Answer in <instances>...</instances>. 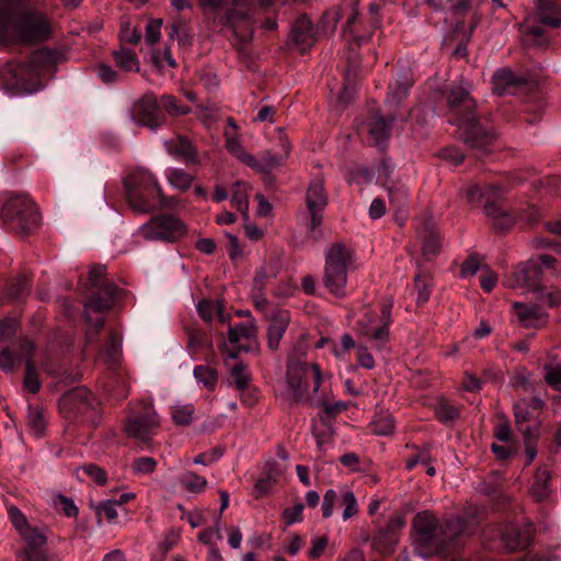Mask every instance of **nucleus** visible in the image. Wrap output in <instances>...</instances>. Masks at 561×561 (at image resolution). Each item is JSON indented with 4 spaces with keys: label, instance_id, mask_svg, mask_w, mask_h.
<instances>
[{
    "label": "nucleus",
    "instance_id": "nucleus-1",
    "mask_svg": "<svg viewBox=\"0 0 561 561\" xmlns=\"http://www.w3.org/2000/svg\"><path fill=\"white\" fill-rule=\"evenodd\" d=\"M482 515L483 508L477 505H468L462 515L451 518H438L431 511L419 512L412 523L415 553L426 559L462 545L478 531Z\"/></svg>",
    "mask_w": 561,
    "mask_h": 561
},
{
    "label": "nucleus",
    "instance_id": "nucleus-2",
    "mask_svg": "<svg viewBox=\"0 0 561 561\" xmlns=\"http://www.w3.org/2000/svg\"><path fill=\"white\" fill-rule=\"evenodd\" d=\"M450 124L461 130V137L477 158H483L491 152V144L496 134L493 128L484 127L474 115L476 102L470 95V84L459 80L451 84L447 94Z\"/></svg>",
    "mask_w": 561,
    "mask_h": 561
},
{
    "label": "nucleus",
    "instance_id": "nucleus-3",
    "mask_svg": "<svg viewBox=\"0 0 561 561\" xmlns=\"http://www.w3.org/2000/svg\"><path fill=\"white\" fill-rule=\"evenodd\" d=\"M51 33L48 19L38 10L24 8L18 0H0V44L34 45Z\"/></svg>",
    "mask_w": 561,
    "mask_h": 561
},
{
    "label": "nucleus",
    "instance_id": "nucleus-4",
    "mask_svg": "<svg viewBox=\"0 0 561 561\" xmlns=\"http://www.w3.org/2000/svg\"><path fill=\"white\" fill-rule=\"evenodd\" d=\"M207 14H213L219 24L228 27L233 41L243 49L254 33V0H198Z\"/></svg>",
    "mask_w": 561,
    "mask_h": 561
},
{
    "label": "nucleus",
    "instance_id": "nucleus-5",
    "mask_svg": "<svg viewBox=\"0 0 561 561\" xmlns=\"http://www.w3.org/2000/svg\"><path fill=\"white\" fill-rule=\"evenodd\" d=\"M534 540L531 524L519 525L512 522L486 525L481 533V541L485 549L506 553L527 550Z\"/></svg>",
    "mask_w": 561,
    "mask_h": 561
},
{
    "label": "nucleus",
    "instance_id": "nucleus-6",
    "mask_svg": "<svg viewBox=\"0 0 561 561\" xmlns=\"http://www.w3.org/2000/svg\"><path fill=\"white\" fill-rule=\"evenodd\" d=\"M127 203L135 213L147 214L157 205L167 206L162 188L156 176L147 170H138L124 181Z\"/></svg>",
    "mask_w": 561,
    "mask_h": 561
},
{
    "label": "nucleus",
    "instance_id": "nucleus-7",
    "mask_svg": "<svg viewBox=\"0 0 561 561\" xmlns=\"http://www.w3.org/2000/svg\"><path fill=\"white\" fill-rule=\"evenodd\" d=\"M322 380L319 365L307 363L289 356L287 360L286 387L283 396L290 403H301L311 400L309 383L312 381V393H317Z\"/></svg>",
    "mask_w": 561,
    "mask_h": 561
},
{
    "label": "nucleus",
    "instance_id": "nucleus-8",
    "mask_svg": "<svg viewBox=\"0 0 561 561\" xmlns=\"http://www.w3.org/2000/svg\"><path fill=\"white\" fill-rule=\"evenodd\" d=\"M355 263V253L344 243L335 242L324 252L323 285L335 297L346 295L348 272Z\"/></svg>",
    "mask_w": 561,
    "mask_h": 561
},
{
    "label": "nucleus",
    "instance_id": "nucleus-9",
    "mask_svg": "<svg viewBox=\"0 0 561 561\" xmlns=\"http://www.w3.org/2000/svg\"><path fill=\"white\" fill-rule=\"evenodd\" d=\"M7 514L13 527L24 541L19 552L20 561H48L47 537L44 528L30 524L24 513L15 505L7 506Z\"/></svg>",
    "mask_w": 561,
    "mask_h": 561
},
{
    "label": "nucleus",
    "instance_id": "nucleus-10",
    "mask_svg": "<svg viewBox=\"0 0 561 561\" xmlns=\"http://www.w3.org/2000/svg\"><path fill=\"white\" fill-rule=\"evenodd\" d=\"M461 193L472 206H482L484 214L493 220L497 229L504 230L513 225L514 217L500 205L502 198L500 186L486 185L482 187L473 183L463 187Z\"/></svg>",
    "mask_w": 561,
    "mask_h": 561
},
{
    "label": "nucleus",
    "instance_id": "nucleus-11",
    "mask_svg": "<svg viewBox=\"0 0 561 561\" xmlns=\"http://www.w3.org/2000/svg\"><path fill=\"white\" fill-rule=\"evenodd\" d=\"M105 274L106 267L103 265L93 266L89 272V282L98 291L85 301L84 318L91 327L95 328L96 332L103 328L104 319L102 317L92 319L90 311L102 312L111 309L118 294L117 286L105 279Z\"/></svg>",
    "mask_w": 561,
    "mask_h": 561
},
{
    "label": "nucleus",
    "instance_id": "nucleus-12",
    "mask_svg": "<svg viewBox=\"0 0 561 561\" xmlns=\"http://www.w3.org/2000/svg\"><path fill=\"white\" fill-rule=\"evenodd\" d=\"M2 221L22 234H28L39 224L34 202L25 193L9 194L2 201Z\"/></svg>",
    "mask_w": 561,
    "mask_h": 561
},
{
    "label": "nucleus",
    "instance_id": "nucleus-13",
    "mask_svg": "<svg viewBox=\"0 0 561 561\" xmlns=\"http://www.w3.org/2000/svg\"><path fill=\"white\" fill-rule=\"evenodd\" d=\"M59 53L48 48H42L34 51L27 62L9 65L7 73L10 76V85L12 89L22 93H33L37 88H31L26 77L33 73L39 75L49 71L59 60Z\"/></svg>",
    "mask_w": 561,
    "mask_h": 561
},
{
    "label": "nucleus",
    "instance_id": "nucleus-14",
    "mask_svg": "<svg viewBox=\"0 0 561 561\" xmlns=\"http://www.w3.org/2000/svg\"><path fill=\"white\" fill-rule=\"evenodd\" d=\"M543 268L550 270L553 274L561 271V266L553 256L541 254L538 257L518 264L512 272V275L505 279V285L512 288H526L531 291H538Z\"/></svg>",
    "mask_w": 561,
    "mask_h": 561
},
{
    "label": "nucleus",
    "instance_id": "nucleus-15",
    "mask_svg": "<svg viewBox=\"0 0 561 561\" xmlns=\"http://www.w3.org/2000/svg\"><path fill=\"white\" fill-rule=\"evenodd\" d=\"M160 427V417L152 402L139 400L129 404L124 423L125 434L142 442L149 440Z\"/></svg>",
    "mask_w": 561,
    "mask_h": 561
},
{
    "label": "nucleus",
    "instance_id": "nucleus-16",
    "mask_svg": "<svg viewBox=\"0 0 561 561\" xmlns=\"http://www.w3.org/2000/svg\"><path fill=\"white\" fill-rule=\"evenodd\" d=\"M391 323V305L382 304L379 310H365L357 321V330L378 348L389 340Z\"/></svg>",
    "mask_w": 561,
    "mask_h": 561
},
{
    "label": "nucleus",
    "instance_id": "nucleus-17",
    "mask_svg": "<svg viewBox=\"0 0 561 561\" xmlns=\"http://www.w3.org/2000/svg\"><path fill=\"white\" fill-rule=\"evenodd\" d=\"M184 224L171 216L161 215L152 218L140 227V233L146 240L174 242L185 234Z\"/></svg>",
    "mask_w": 561,
    "mask_h": 561
},
{
    "label": "nucleus",
    "instance_id": "nucleus-18",
    "mask_svg": "<svg viewBox=\"0 0 561 561\" xmlns=\"http://www.w3.org/2000/svg\"><path fill=\"white\" fill-rule=\"evenodd\" d=\"M129 118L138 126L148 127L152 131L162 125L160 105L152 94H145L135 101L129 110Z\"/></svg>",
    "mask_w": 561,
    "mask_h": 561
},
{
    "label": "nucleus",
    "instance_id": "nucleus-19",
    "mask_svg": "<svg viewBox=\"0 0 561 561\" xmlns=\"http://www.w3.org/2000/svg\"><path fill=\"white\" fill-rule=\"evenodd\" d=\"M405 526V519L400 515L391 516L383 527L374 535L371 547L382 556L392 554L400 540L401 531Z\"/></svg>",
    "mask_w": 561,
    "mask_h": 561
},
{
    "label": "nucleus",
    "instance_id": "nucleus-20",
    "mask_svg": "<svg viewBox=\"0 0 561 561\" xmlns=\"http://www.w3.org/2000/svg\"><path fill=\"white\" fill-rule=\"evenodd\" d=\"M336 503H340L344 506L342 514V518L344 520L354 517L358 513L355 494L348 488L343 486L339 493L333 489H330L324 493L321 504L323 518H329L332 516Z\"/></svg>",
    "mask_w": 561,
    "mask_h": 561
},
{
    "label": "nucleus",
    "instance_id": "nucleus-21",
    "mask_svg": "<svg viewBox=\"0 0 561 561\" xmlns=\"http://www.w3.org/2000/svg\"><path fill=\"white\" fill-rule=\"evenodd\" d=\"M380 7L377 3H370L368 7L369 20L367 22L368 27H364L363 21L359 19L357 12L351 9V13L347 16L346 24L344 26V34H348L358 45L368 39L373 31L377 30L380 25L378 18Z\"/></svg>",
    "mask_w": 561,
    "mask_h": 561
},
{
    "label": "nucleus",
    "instance_id": "nucleus-22",
    "mask_svg": "<svg viewBox=\"0 0 561 561\" xmlns=\"http://www.w3.org/2000/svg\"><path fill=\"white\" fill-rule=\"evenodd\" d=\"M306 204L310 215L308 228L311 232H314L322 224V214L328 204V197L321 180L316 179L309 184Z\"/></svg>",
    "mask_w": 561,
    "mask_h": 561
},
{
    "label": "nucleus",
    "instance_id": "nucleus-23",
    "mask_svg": "<svg viewBox=\"0 0 561 561\" xmlns=\"http://www.w3.org/2000/svg\"><path fill=\"white\" fill-rule=\"evenodd\" d=\"M290 322L289 312L285 309L275 310L270 318L267 328V346L271 351H276L279 347L280 340Z\"/></svg>",
    "mask_w": 561,
    "mask_h": 561
},
{
    "label": "nucleus",
    "instance_id": "nucleus-24",
    "mask_svg": "<svg viewBox=\"0 0 561 561\" xmlns=\"http://www.w3.org/2000/svg\"><path fill=\"white\" fill-rule=\"evenodd\" d=\"M163 145L169 154L174 159L186 164L198 162L195 147L185 137L176 136L164 140Z\"/></svg>",
    "mask_w": 561,
    "mask_h": 561
},
{
    "label": "nucleus",
    "instance_id": "nucleus-25",
    "mask_svg": "<svg viewBox=\"0 0 561 561\" xmlns=\"http://www.w3.org/2000/svg\"><path fill=\"white\" fill-rule=\"evenodd\" d=\"M513 308L519 322L525 328L537 329L543 327L547 322V314L538 306L514 302Z\"/></svg>",
    "mask_w": 561,
    "mask_h": 561
},
{
    "label": "nucleus",
    "instance_id": "nucleus-26",
    "mask_svg": "<svg viewBox=\"0 0 561 561\" xmlns=\"http://www.w3.org/2000/svg\"><path fill=\"white\" fill-rule=\"evenodd\" d=\"M21 356L25 360V377L24 386L32 392L36 393L41 389V380L32 362V356L35 350L34 343L31 340H23L20 343Z\"/></svg>",
    "mask_w": 561,
    "mask_h": 561
},
{
    "label": "nucleus",
    "instance_id": "nucleus-27",
    "mask_svg": "<svg viewBox=\"0 0 561 561\" xmlns=\"http://www.w3.org/2000/svg\"><path fill=\"white\" fill-rule=\"evenodd\" d=\"M62 404H72L78 412H85L87 410L96 411L100 401L87 388H75L65 394L61 399Z\"/></svg>",
    "mask_w": 561,
    "mask_h": 561
},
{
    "label": "nucleus",
    "instance_id": "nucleus-28",
    "mask_svg": "<svg viewBox=\"0 0 561 561\" xmlns=\"http://www.w3.org/2000/svg\"><path fill=\"white\" fill-rule=\"evenodd\" d=\"M291 39L304 51L316 42V31L307 15L299 16L291 28Z\"/></svg>",
    "mask_w": 561,
    "mask_h": 561
},
{
    "label": "nucleus",
    "instance_id": "nucleus-29",
    "mask_svg": "<svg viewBox=\"0 0 561 561\" xmlns=\"http://www.w3.org/2000/svg\"><path fill=\"white\" fill-rule=\"evenodd\" d=\"M523 77L516 76L512 70L503 68L492 77L493 91L499 95L513 94L515 89L525 84Z\"/></svg>",
    "mask_w": 561,
    "mask_h": 561
},
{
    "label": "nucleus",
    "instance_id": "nucleus-30",
    "mask_svg": "<svg viewBox=\"0 0 561 561\" xmlns=\"http://www.w3.org/2000/svg\"><path fill=\"white\" fill-rule=\"evenodd\" d=\"M423 254L427 257L436 255L442 248V238L438 229L432 222H426L419 231Z\"/></svg>",
    "mask_w": 561,
    "mask_h": 561
},
{
    "label": "nucleus",
    "instance_id": "nucleus-31",
    "mask_svg": "<svg viewBox=\"0 0 561 561\" xmlns=\"http://www.w3.org/2000/svg\"><path fill=\"white\" fill-rule=\"evenodd\" d=\"M251 185L244 181H236L230 190V203L238 211L241 213L244 221H249V195Z\"/></svg>",
    "mask_w": 561,
    "mask_h": 561
},
{
    "label": "nucleus",
    "instance_id": "nucleus-32",
    "mask_svg": "<svg viewBox=\"0 0 561 561\" xmlns=\"http://www.w3.org/2000/svg\"><path fill=\"white\" fill-rule=\"evenodd\" d=\"M537 20L540 24L558 27L561 25V7L550 0H537Z\"/></svg>",
    "mask_w": 561,
    "mask_h": 561
},
{
    "label": "nucleus",
    "instance_id": "nucleus-33",
    "mask_svg": "<svg viewBox=\"0 0 561 561\" xmlns=\"http://www.w3.org/2000/svg\"><path fill=\"white\" fill-rule=\"evenodd\" d=\"M257 325L253 320L247 323L230 325L228 329V341L231 344H237L242 340H247L257 346ZM256 350H259V347H256Z\"/></svg>",
    "mask_w": 561,
    "mask_h": 561
},
{
    "label": "nucleus",
    "instance_id": "nucleus-34",
    "mask_svg": "<svg viewBox=\"0 0 561 561\" xmlns=\"http://www.w3.org/2000/svg\"><path fill=\"white\" fill-rule=\"evenodd\" d=\"M280 477V470L276 461H270L265 465L262 477L259 478L254 485L256 497L267 494L276 484Z\"/></svg>",
    "mask_w": 561,
    "mask_h": 561
},
{
    "label": "nucleus",
    "instance_id": "nucleus-35",
    "mask_svg": "<svg viewBox=\"0 0 561 561\" xmlns=\"http://www.w3.org/2000/svg\"><path fill=\"white\" fill-rule=\"evenodd\" d=\"M551 473L546 466H541L537 469L535 474L534 483L531 485V495L536 501L542 502L547 500L551 493Z\"/></svg>",
    "mask_w": 561,
    "mask_h": 561
},
{
    "label": "nucleus",
    "instance_id": "nucleus-36",
    "mask_svg": "<svg viewBox=\"0 0 561 561\" xmlns=\"http://www.w3.org/2000/svg\"><path fill=\"white\" fill-rule=\"evenodd\" d=\"M393 124V117L387 122L381 115L376 114L370 123L368 133L374 144L378 147H383L389 138L390 128Z\"/></svg>",
    "mask_w": 561,
    "mask_h": 561
},
{
    "label": "nucleus",
    "instance_id": "nucleus-37",
    "mask_svg": "<svg viewBox=\"0 0 561 561\" xmlns=\"http://www.w3.org/2000/svg\"><path fill=\"white\" fill-rule=\"evenodd\" d=\"M390 208L397 214H401L409 203V190L401 183L387 185Z\"/></svg>",
    "mask_w": 561,
    "mask_h": 561
},
{
    "label": "nucleus",
    "instance_id": "nucleus-38",
    "mask_svg": "<svg viewBox=\"0 0 561 561\" xmlns=\"http://www.w3.org/2000/svg\"><path fill=\"white\" fill-rule=\"evenodd\" d=\"M284 156L265 151L260 158L254 157V163H249L248 167L254 171L263 174H268L284 163Z\"/></svg>",
    "mask_w": 561,
    "mask_h": 561
},
{
    "label": "nucleus",
    "instance_id": "nucleus-39",
    "mask_svg": "<svg viewBox=\"0 0 561 561\" xmlns=\"http://www.w3.org/2000/svg\"><path fill=\"white\" fill-rule=\"evenodd\" d=\"M394 419L388 411L377 412L370 423L371 432L380 436L391 435L394 432Z\"/></svg>",
    "mask_w": 561,
    "mask_h": 561
},
{
    "label": "nucleus",
    "instance_id": "nucleus-40",
    "mask_svg": "<svg viewBox=\"0 0 561 561\" xmlns=\"http://www.w3.org/2000/svg\"><path fill=\"white\" fill-rule=\"evenodd\" d=\"M278 274L277 262H268L263 264L256 272L252 284L255 291H264L267 280L275 278Z\"/></svg>",
    "mask_w": 561,
    "mask_h": 561
},
{
    "label": "nucleus",
    "instance_id": "nucleus-41",
    "mask_svg": "<svg viewBox=\"0 0 561 561\" xmlns=\"http://www.w3.org/2000/svg\"><path fill=\"white\" fill-rule=\"evenodd\" d=\"M122 343L119 336L115 333H111L103 350L100 352V357L104 358L110 366H114L118 363Z\"/></svg>",
    "mask_w": 561,
    "mask_h": 561
},
{
    "label": "nucleus",
    "instance_id": "nucleus-42",
    "mask_svg": "<svg viewBox=\"0 0 561 561\" xmlns=\"http://www.w3.org/2000/svg\"><path fill=\"white\" fill-rule=\"evenodd\" d=\"M115 64L124 71H138L139 60L131 49L122 48L113 53Z\"/></svg>",
    "mask_w": 561,
    "mask_h": 561
},
{
    "label": "nucleus",
    "instance_id": "nucleus-43",
    "mask_svg": "<svg viewBox=\"0 0 561 561\" xmlns=\"http://www.w3.org/2000/svg\"><path fill=\"white\" fill-rule=\"evenodd\" d=\"M180 485L190 493H202L207 486V480L193 471H186L179 478Z\"/></svg>",
    "mask_w": 561,
    "mask_h": 561
},
{
    "label": "nucleus",
    "instance_id": "nucleus-44",
    "mask_svg": "<svg viewBox=\"0 0 561 561\" xmlns=\"http://www.w3.org/2000/svg\"><path fill=\"white\" fill-rule=\"evenodd\" d=\"M411 85L412 82L407 76L390 83L387 101L398 105L408 96Z\"/></svg>",
    "mask_w": 561,
    "mask_h": 561
},
{
    "label": "nucleus",
    "instance_id": "nucleus-45",
    "mask_svg": "<svg viewBox=\"0 0 561 561\" xmlns=\"http://www.w3.org/2000/svg\"><path fill=\"white\" fill-rule=\"evenodd\" d=\"M167 179L169 184L179 191L190 188L194 180L193 175L180 168L168 169Z\"/></svg>",
    "mask_w": 561,
    "mask_h": 561
},
{
    "label": "nucleus",
    "instance_id": "nucleus-46",
    "mask_svg": "<svg viewBox=\"0 0 561 561\" xmlns=\"http://www.w3.org/2000/svg\"><path fill=\"white\" fill-rule=\"evenodd\" d=\"M31 283L27 277L20 276L7 285V294L11 299H22L30 294Z\"/></svg>",
    "mask_w": 561,
    "mask_h": 561
},
{
    "label": "nucleus",
    "instance_id": "nucleus-47",
    "mask_svg": "<svg viewBox=\"0 0 561 561\" xmlns=\"http://www.w3.org/2000/svg\"><path fill=\"white\" fill-rule=\"evenodd\" d=\"M193 375L198 383L203 385L208 390H214L218 375L217 371L208 366L199 365L194 368Z\"/></svg>",
    "mask_w": 561,
    "mask_h": 561
},
{
    "label": "nucleus",
    "instance_id": "nucleus-48",
    "mask_svg": "<svg viewBox=\"0 0 561 561\" xmlns=\"http://www.w3.org/2000/svg\"><path fill=\"white\" fill-rule=\"evenodd\" d=\"M27 427L28 431L35 436L41 437L46 427L43 411L38 408H28L27 411Z\"/></svg>",
    "mask_w": 561,
    "mask_h": 561
},
{
    "label": "nucleus",
    "instance_id": "nucleus-49",
    "mask_svg": "<svg viewBox=\"0 0 561 561\" xmlns=\"http://www.w3.org/2000/svg\"><path fill=\"white\" fill-rule=\"evenodd\" d=\"M24 339H20L16 342V353H13L9 347H3L0 350V369H2L5 373H10L13 370L15 364L24 359V357L21 356V350H20V343Z\"/></svg>",
    "mask_w": 561,
    "mask_h": 561
},
{
    "label": "nucleus",
    "instance_id": "nucleus-50",
    "mask_svg": "<svg viewBox=\"0 0 561 561\" xmlns=\"http://www.w3.org/2000/svg\"><path fill=\"white\" fill-rule=\"evenodd\" d=\"M526 400H522L514 405L516 426L518 431L524 433V436H529V433H534L529 425L524 423L531 419L529 408L526 407Z\"/></svg>",
    "mask_w": 561,
    "mask_h": 561
},
{
    "label": "nucleus",
    "instance_id": "nucleus-51",
    "mask_svg": "<svg viewBox=\"0 0 561 561\" xmlns=\"http://www.w3.org/2000/svg\"><path fill=\"white\" fill-rule=\"evenodd\" d=\"M195 409L193 404H175L172 408V420L178 425H187L194 419Z\"/></svg>",
    "mask_w": 561,
    "mask_h": 561
},
{
    "label": "nucleus",
    "instance_id": "nucleus-52",
    "mask_svg": "<svg viewBox=\"0 0 561 561\" xmlns=\"http://www.w3.org/2000/svg\"><path fill=\"white\" fill-rule=\"evenodd\" d=\"M227 150L233 154L237 159L242 161L244 164L249 165V163H254V156L247 152L242 144L238 138H227L226 140Z\"/></svg>",
    "mask_w": 561,
    "mask_h": 561
},
{
    "label": "nucleus",
    "instance_id": "nucleus-53",
    "mask_svg": "<svg viewBox=\"0 0 561 561\" xmlns=\"http://www.w3.org/2000/svg\"><path fill=\"white\" fill-rule=\"evenodd\" d=\"M161 106L170 115L182 116L191 112V108L186 105L180 104L179 101L169 94L161 96Z\"/></svg>",
    "mask_w": 561,
    "mask_h": 561
},
{
    "label": "nucleus",
    "instance_id": "nucleus-54",
    "mask_svg": "<svg viewBox=\"0 0 561 561\" xmlns=\"http://www.w3.org/2000/svg\"><path fill=\"white\" fill-rule=\"evenodd\" d=\"M221 305L220 300L202 299L196 306L198 316L205 321L210 322Z\"/></svg>",
    "mask_w": 561,
    "mask_h": 561
},
{
    "label": "nucleus",
    "instance_id": "nucleus-55",
    "mask_svg": "<svg viewBox=\"0 0 561 561\" xmlns=\"http://www.w3.org/2000/svg\"><path fill=\"white\" fill-rule=\"evenodd\" d=\"M435 414L443 423L453 422L459 417V411L456 407L449 404L445 400L438 401L435 407Z\"/></svg>",
    "mask_w": 561,
    "mask_h": 561
},
{
    "label": "nucleus",
    "instance_id": "nucleus-56",
    "mask_svg": "<svg viewBox=\"0 0 561 561\" xmlns=\"http://www.w3.org/2000/svg\"><path fill=\"white\" fill-rule=\"evenodd\" d=\"M231 378L238 389H244L248 387L250 381V371L248 366L239 363L231 368Z\"/></svg>",
    "mask_w": 561,
    "mask_h": 561
},
{
    "label": "nucleus",
    "instance_id": "nucleus-57",
    "mask_svg": "<svg viewBox=\"0 0 561 561\" xmlns=\"http://www.w3.org/2000/svg\"><path fill=\"white\" fill-rule=\"evenodd\" d=\"M131 468L135 474L147 476L156 470L157 461L152 457H139L134 460Z\"/></svg>",
    "mask_w": 561,
    "mask_h": 561
},
{
    "label": "nucleus",
    "instance_id": "nucleus-58",
    "mask_svg": "<svg viewBox=\"0 0 561 561\" xmlns=\"http://www.w3.org/2000/svg\"><path fill=\"white\" fill-rule=\"evenodd\" d=\"M323 414L320 415V419L323 423L329 424L330 417H334L336 414L346 410L347 404L344 401H335V402H327L323 401L321 403Z\"/></svg>",
    "mask_w": 561,
    "mask_h": 561
},
{
    "label": "nucleus",
    "instance_id": "nucleus-59",
    "mask_svg": "<svg viewBox=\"0 0 561 561\" xmlns=\"http://www.w3.org/2000/svg\"><path fill=\"white\" fill-rule=\"evenodd\" d=\"M118 502L115 500L103 501L96 506V514L99 517H104L108 522H114L118 516Z\"/></svg>",
    "mask_w": 561,
    "mask_h": 561
},
{
    "label": "nucleus",
    "instance_id": "nucleus-60",
    "mask_svg": "<svg viewBox=\"0 0 561 561\" xmlns=\"http://www.w3.org/2000/svg\"><path fill=\"white\" fill-rule=\"evenodd\" d=\"M222 456H224V448L215 447L210 450L201 453L197 456H195L193 458V463L202 465V466H209L211 463L217 462Z\"/></svg>",
    "mask_w": 561,
    "mask_h": 561
},
{
    "label": "nucleus",
    "instance_id": "nucleus-61",
    "mask_svg": "<svg viewBox=\"0 0 561 561\" xmlns=\"http://www.w3.org/2000/svg\"><path fill=\"white\" fill-rule=\"evenodd\" d=\"M412 448L416 454L407 460L405 467L408 470H412L417 463L428 465L432 462V456L427 447L420 448L419 446L413 445Z\"/></svg>",
    "mask_w": 561,
    "mask_h": 561
},
{
    "label": "nucleus",
    "instance_id": "nucleus-62",
    "mask_svg": "<svg viewBox=\"0 0 561 561\" xmlns=\"http://www.w3.org/2000/svg\"><path fill=\"white\" fill-rule=\"evenodd\" d=\"M78 472H82L91 478L96 484L103 485L107 480L106 472L94 463H88L78 469Z\"/></svg>",
    "mask_w": 561,
    "mask_h": 561
},
{
    "label": "nucleus",
    "instance_id": "nucleus-63",
    "mask_svg": "<svg viewBox=\"0 0 561 561\" xmlns=\"http://www.w3.org/2000/svg\"><path fill=\"white\" fill-rule=\"evenodd\" d=\"M545 380L556 390H561V365H546Z\"/></svg>",
    "mask_w": 561,
    "mask_h": 561
},
{
    "label": "nucleus",
    "instance_id": "nucleus-64",
    "mask_svg": "<svg viewBox=\"0 0 561 561\" xmlns=\"http://www.w3.org/2000/svg\"><path fill=\"white\" fill-rule=\"evenodd\" d=\"M304 504L298 502L291 507L283 511V519L287 526L294 525L302 520Z\"/></svg>",
    "mask_w": 561,
    "mask_h": 561
}]
</instances>
